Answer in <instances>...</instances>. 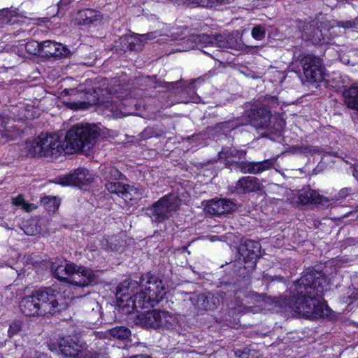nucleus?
I'll return each instance as SVG.
<instances>
[{"mask_svg": "<svg viewBox=\"0 0 358 358\" xmlns=\"http://www.w3.org/2000/svg\"><path fill=\"white\" fill-rule=\"evenodd\" d=\"M327 286L322 273H306L290 287L292 295L284 299V308L304 317L327 316L329 310L322 297Z\"/></svg>", "mask_w": 358, "mask_h": 358, "instance_id": "obj_1", "label": "nucleus"}, {"mask_svg": "<svg viewBox=\"0 0 358 358\" xmlns=\"http://www.w3.org/2000/svg\"><path fill=\"white\" fill-rule=\"evenodd\" d=\"M166 293V287L161 280L146 275L141 278L140 283L132 280L123 281L117 286L116 295L121 301H125L128 307L138 311L153 307Z\"/></svg>", "mask_w": 358, "mask_h": 358, "instance_id": "obj_2", "label": "nucleus"}, {"mask_svg": "<svg viewBox=\"0 0 358 358\" xmlns=\"http://www.w3.org/2000/svg\"><path fill=\"white\" fill-rule=\"evenodd\" d=\"M64 305L60 292L46 287L23 297L20 303L22 313L27 316H43L53 314Z\"/></svg>", "mask_w": 358, "mask_h": 358, "instance_id": "obj_3", "label": "nucleus"}, {"mask_svg": "<svg viewBox=\"0 0 358 358\" xmlns=\"http://www.w3.org/2000/svg\"><path fill=\"white\" fill-rule=\"evenodd\" d=\"M51 271L53 275L59 280L80 287H87L96 280V275L92 270L78 266L66 259L52 263Z\"/></svg>", "mask_w": 358, "mask_h": 358, "instance_id": "obj_4", "label": "nucleus"}, {"mask_svg": "<svg viewBox=\"0 0 358 358\" xmlns=\"http://www.w3.org/2000/svg\"><path fill=\"white\" fill-rule=\"evenodd\" d=\"M99 131L94 125L78 124L65 136L66 153L80 152L89 155L94 147Z\"/></svg>", "mask_w": 358, "mask_h": 358, "instance_id": "obj_5", "label": "nucleus"}, {"mask_svg": "<svg viewBox=\"0 0 358 358\" xmlns=\"http://www.w3.org/2000/svg\"><path fill=\"white\" fill-rule=\"evenodd\" d=\"M29 155L50 157L66 153V145L62 143L58 136L41 134L29 146Z\"/></svg>", "mask_w": 358, "mask_h": 358, "instance_id": "obj_6", "label": "nucleus"}, {"mask_svg": "<svg viewBox=\"0 0 358 358\" xmlns=\"http://www.w3.org/2000/svg\"><path fill=\"white\" fill-rule=\"evenodd\" d=\"M183 43H187V46L182 49H178V51H186L189 49H194L199 44H204L205 46L210 45L220 48H231L238 50L240 48V44L231 35H215L210 36L208 35H193L186 38Z\"/></svg>", "mask_w": 358, "mask_h": 358, "instance_id": "obj_7", "label": "nucleus"}, {"mask_svg": "<svg viewBox=\"0 0 358 358\" xmlns=\"http://www.w3.org/2000/svg\"><path fill=\"white\" fill-rule=\"evenodd\" d=\"M180 205L175 194L166 195L147 209V214L154 222H162L172 216Z\"/></svg>", "mask_w": 358, "mask_h": 358, "instance_id": "obj_8", "label": "nucleus"}, {"mask_svg": "<svg viewBox=\"0 0 358 358\" xmlns=\"http://www.w3.org/2000/svg\"><path fill=\"white\" fill-rule=\"evenodd\" d=\"M139 320L143 326L155 329L173 328L177 322L176 317L171 313L155 309L143 314Z\"/></svg>", "mask_w": 358, "mask_h": 358, "instance_id": "obj_9", "label": "nucleus"}, {"mask_svg": "<svg viewBox=\"0 0 358 358\" xmlns=\"http://www.w3.org/2000/svg\"><path fill=\"white\" fill-rule=\"evenodd\" d=\"M300 64L307 81L316 83L322 79L324 66L322 60L320 57L306 55L301 57Z\"/></svg>", "mask_w": 358, "mask_h": 358, "instance_id": "obj_10", "label": "nucleus"}, {"mask_svg": "<svg viewBox=\"0 0 358 358\" xmlns=\"http://www.w3.org/2000/svg\"><path fill=\"white\" fill-rule=\"evenodd\" d=\"M106 188L110 193L116 194L126 202L136 203L143 196V192L137 187L120 182H110L106 184Z\"/></svg>", "mask_w": 358, "mask_h": 358, "instance_id": "obj_11", "label": "nucleus"}, {"mask_svg": "<svg viewBox=\"0 0 358 358\" xmlns=\"http://www.w3.org/2000/svg\"><path fill=\"white\" fill-rule=\"evenodd\" d=\"M248 117L251 124L258 129H269L271 115L268 108L262 103H255L248 112Z\"/></svg>", "mask_w": 358, "mask_h": 358, "instance_id": "obj_12", "label": "nucleus"}, {"mask_svg": "<svg viewBox=\"0 0 358 358\" xmlns=\"http://www.w3.org/2000/svg\"><path fill=\"white\" fill-rule=\"evenodd\" d=\"M277 158H271L261 162L241 161L236 162L237 168L242 173L258 175L270 170L274 166Z\"/></svg>", "mask_w": 358, "mask_h": 358, "instance_id": "obj_13", "label": "nucleus"}, {"mask_svg": "<svg viewBox=\"0 0 358 358\" xmlns=\"http://www.w3.org/2000/svg\"><path fill=\"white\" fill-rule=\"evenodd\" d=\"M83 343L77 336H69L61 340L58 348L64 357L76 358Z\"/></svg>", "mask_w": 358, "mask_h": 358, "instance_id": "obj_14", "label": "nucleus"}, {"mask_svg": "<svg viewBox=\"0 0 358 358\" xmlns=\"http://www.w3.org/2000/svg\"><path fill=\"white\" fill-rule=\"evenodd\" d=\"M91 175L85 169H78L73 173L58 178V183L63 186H78L90 182Z\"/></svg>", "mask_w": 358, "mask_h": 358, "instance_id": "obj_15", "label": "nucleus"}, {"mask_svg": "<svg viewBox=\"0 0 358 358\" xmlns=\"http://www.w3.org/2000/svg\"><path fill=\"white\" fill-rule=\"evenodd\" d=\"M235 208L234 203L228 199H213L209 201L205 206L206 213L220 216L222 215L229 213Z\"/></svg>", "mask_w": 358, "mask_h": 358, "instance_id": "obj_16", "label": "nucleus"}, {"mask_svg": "<svg viewBox=\"0 0 358 358\" xmlns=\"http://www.w3.org/2000/svg\"><path fill=\"white\" fill-rule=\"evenodd\" d=\"M42 57L59 58L68 57L70 51L60 43L53 41L42 42Z\"/></svg>", "mask_w": 358, "mask_h": 358, "instance_id": "obj_17", "label": "nucleus"}, {"mask_svg": "<svg viewBox=\"0 0 358 358\" xmlns=\"http://www.w3.org/2000/svg\"><path fill=\"white\" fill-rule=\"evenodd\" d=\"M236 189L243 194L254 192L260 189V182L257 178L244 176L237 181Z\"/></svg>", "mask_w": 358, "mask_h": 358, "instance_id": "obj_18", "label": "nucleus"}, {"mask_svg": "<svg viewBox=\"0 0 358 358\" xmlns=\"http://www.w3.org/2000/svg\"><path fill=\"white\" fill-rule=\"evenodd\" d=\"M117 99V96H111L106 101L98 100V103H102L107 115L117 118L122 115V103Z\"/></svg>", "mask_w": 358, "mask_h": 358, "instance_id": "obj_19", "label": "nucleus"}, {"mask_svg": "<svg viewBox=\"0 0 358 358\" xmlns=\"http://www.w3.org/2000/svg\"><path fill=\"white\" fill-rule=\"evenodd\" d=\"M298 202L301 204H322L326 199L320 195L316 191L310 189H303L298 195Z\"/></svg>", "mask_w": 358, "mask_h": 358, "instance_id": "obj_20", "label": "nucleus"}, {"mask_svg": "<svg viewBox=\"0 0 358 358\" xmlns=\"http://www.w3.org/2000/svg\"><path fill=\"white\" fill-rule=\"evenodd\" d=\"M101 20V13L95 10L86 8L78 12L76 20L78 24L87 25Z\"/></svg>", "mask_w": 358, "mask_h": 358, "instance_id": "obj_21", "label": "nucleus"}, {"mask_svg": "<svg viewBox=\"0 0 358 358\" xmlns=\"http://www.w3.org/2000/svg\"><path fill=\"white\" fill-rule=\"evenodd\" d=\"M122 48L129 50H139L143 45L140 34H133L121 38Z\"/></svg>", "mask_w": 358, "mask_h": 358, "instance_id": "obj_22", "label": "nucleus"}, {"mask_svg": "<svg viewBox=\"0 0 358 358\" xmlns=\"http://www.w3.org/2000/svg\"><path fill=\"white\" fill-rule=\"evenodd\" d=\"M100 171L102 177L106 180V183L110 182H119L122 173L119 170L112 166L102 165L100 166Z\"/></svg>", "mask_w": 358, "mask_h": 358, "instance_id": "obj_23", "label": "nucleus"}, {"mask_svg": "<svg viewBox=\"0 0 358 358\" xmlns=\"http://www.w3.org/2000/svg\"><path fill=\"white\" fill-rule=\"evenodd\" d=\"M344 98L348 107L358 110V85H354L346 90Z\"/></svg>", "mask_w": 358, "mask_h": 358, "instance_id": "obj_24", "label": "nucleus"}, {"mask_svg": "<svg viewBox=\"0 0 358 358\" xmlns=\"http://www.w3.org/2000/svg\"><path fill=\"white\" fill-rule=\"evenodd\" d=\"M243 247L248 252V255L252 259L258 257L261 255V245L258 241L253 240L245 241Z\"/></svg>", "mask_w": 358, "mask_h": 358, "instance_id": "obj_25", "label": "nucleus"}, {"mask_svg": "<svg viewBox=\"0 0 358 358\" xmlns=\"http://www.w3.org/2000/svg\"><path fill=\"white\" fill-rule=\"evenodd\" d=\"M41 203L48 211L55 212L60 205V200L55 196H45L42 199Z\"/></svg>", "mask_w": 358, "mask_h": 358, "instance_id": "obj_26", "label": "nucleus"}, {"mask_svg": "<svg viewBox=\"0 0 358 358\" xmlns=\"http://www.w3.org/2000/svg\"><path fill=\"white\" fill-rule=\"evenodd\" d=\"M109 334L117 339H126L130 335V331L125 327H117L109 330Z\"/></svg>", "mask_w": 358, "mask_h": 358, "instance_id": "obj_27", "label": "nucleus"}, {"mask_svg": "<svg viewBox=\"0 0 358 358\" xmlns=\"http://www.w3.org/2000/svg\"><path fill=\"white\" fill-rule=\"evenodd\" d=\"M42 42L38 43L36 41H31L26 43L25 48L27 51L32 55H40L42 56Z\"/></svg>", "mask_w": 358, "mask_h": 358, "instance_id": "obj_28", "label": "nucleus"}, {"mask_svg": "<svg viewBox=\"0 0 358 358\" xmlns=\"http://www.w3.org/2000/svg\"><path fill=\"white\" fill-rule=\"evenodd\" d=\"M220 155L221 157L224 156L227 159L233 157H237L239 159H242L245 157L246 152L230 148L229 150H222V152H220Z\"/></svg>", "mask_w": 358, "mask_h": 358, "instance_id": "obj_29", "label": "nucleus"}, {"mask_svg": "<svg viewBox=\"0 0 358 358\" xmlns=\"http://www.w3.org/2000/svg\"><path fill=\"white\" fill-rule=\"evenodd\" d=\"M13 204L15 206L20 207L24 210L27 212L31 211V206L29 204H28L24 199L22 195H19L17 197H14L12 199Z\"/></svg>", "mask_w": 358, "mask_h": 358, "instance_id": "obj_30", "label": "nucleus"}, {"mask_svg": "<svg viewBox=\"0 0 358 358\" xmlns=\"http://www.w3.org/2000/svg\"><path fill=\"white\" fill-rule=\"evenodd\" d=\"M186 3L187 6H191V7H196V6L208 7V6H211L213 3H215V1H213V0H186Z\"/></svg>", "mask_w": 358, "mask_h": 358, "instance_id": "obj_31", "label": "nucleus"}, {"mask_svg": "<svg viewBox=\"0 0 358 358\" xmlns=\"http://www.w3.org/2000/svg\"><path fill=\"white\" fill-rule=\"evenodd\" d=\"M22 329V322L20 320L13 321L8 330L9 337H13L14 335L17 334Z\"/></svg>", "mask_w": 358, "mask_h": 358, "instance_id": "obj_32", "label": "nucleus"}, {"mask_svg": "<svg viewBox=\"0 0 358 358\" xmlns=\"http://www.w3.org/2000/svg\"><path fill=\"white\" fill-rule=\"evenodd\" d=\"M265 29L261 25H257L253 27L251 31L252 36L257 41H261L265 37Z\"/></svg>", "mask_w": 358, "mask_h": 358, "instance_id": "obj_33", "label": "nucleus"}, {"mask_svg": "<svg viewBox=\"0 0 358 358\" xmlns=\"http://www.w3.org/2000/svg\"><path fill=\"white\" fill-rule=\"evenodd\" d=\"M99 355L96 352H92L87 350L85 347V343H83V348H80L79 353L76 358H99Z\"/></svg>", "mask_w": 358, "mask_h": 358, "instance_id": "obj_34", "label": "nucleus"}, {"mask_svg": "<svg viewBox=\"0 0 358 358\" xmlns=\"http://www.w3.org/2000/svg\"><path fill=\"white\" fill-rule=\"evenodd\" d=\"M313 30L311 33L306 32V34L307 35L305 38L306 40L308 41H312L313 43H319L321 41L320 36H321V31L319 30V29H315V27L313 28Z\"/></svg>", "mask_w": 358, "mask_h": 358, "instance_id": "obj_35", "label": "nucleus"}, {"mask_svg": "<svg viewBox=\"0 0 358 358\" xmlns=\"http://www.w3.org/2000/svg\"><path fill=\"white\" fill-rule=\"evenodd\" d=\"M83 303L85 305H88L89 308L92 310V313L97 315H99V303L95 300L89 301L87 299H86L84 300Z\"/></svg>", "mask_w": 358, "mask_h": 358, "instance_id": "obj_36", "label": "nucleus"}, {"mask_svg": "<svg viewBox=\"0 0 358 358\" xmlns=\"http://www.w3.org/2000/svg\"><path fill=\"white\" fill-rule=\"evenodd\" d=\"M275 123L273 124V127L275 131H281L283 127L285 126V122L283 118L279 115L275 117Z\"/></svg>", "mask_w": 358, "mask_h": 358, "instance_id": "obj_37", "label": "nucleus"}, {"mask_svg": "<svg viewBox=\"0 0 358 358\" xmlns=\"http://www.w3.org/2000/svg\"><path fill=\"white\" fill-rule=\"evenodd\" d=\"M141 38L143 39V43H145V41L151 39H154L157 36V32H150L145 34H140Z\"/></svg>", "mask_w": 358, "mask_h": 358, "instance_id": "obj_38", "label": "nucleus"}, {"mask_svg": "<svg viewBox=\"0 0 358 358\" xmlns=\"http://www.w3.org/2000/svg\"><path fill=\"white\" fill-rule=\"evenodd\" d=\"M352 192L351 188H343L341 189L338 194V197L339 199H344L345 198L348 194H350Z\"/></svg>", "mask_w": 358, "mask_h": 358, "instance_id": "obj_39", "label": "nucleus"}, {"mask_svg": "<svg viewBox=\"0 0 358 358\" xmlns=\"http://www.w3.org/2000/svg\"><path fill=\"white\" fill-rule=\"evenodd\" d=\"M0 141L2 143L7 142L12 139L10 138V136L8 134L7 131H0Z\"/></svg>", "mask_w": 358, "mask_h": 358, "instance_id": "obj_40", "label": "nucleus"}, {"mask_svg": "<svg viewBox=\"0 0 358 358\" xmlns=\"http://www.w3.org/2000/svg\"><path fill=\"white\" fill-rule=\"evenodd\" d=\"M344 28H355L357 27L356 23L355 22L348 21L344 23L343 25Z\"/></svg>", "mask_w": 358, "mask_h": 358, "instance_id": "obj_41", "label": "nucleus"}, {"mask_svg": "<svg viewBox=\"0 0 358 358\" xmlns=\"http://www.w3.org/2000/svg\"><path fill=\"white\" fill-rule=\"evenodd\" d=\"M236 357L239 358H248V353L245 352H241L240 350H237L235 352Z\"/></svg>", "mask_w": 358, "mask_h": 358, "instance_id": "obj_42", "label": "nucleus"}, {"mask_svg": "<svg viewBox=\"0 0 358 358\" xmlns=\"http://www.w3.org/2000/svg\"><path fill=\"white\" fill-rule=\"evenodd\" d=\"M39 231V230L36 228L34 230V229H31L29 230V229H27L24 232L28 234V235H34L36 233H38Z\"/></svg>", "mask_w": 358, "mask_h": 358, "instance_id": "obj_43", "label": "nucleus"}, {"mask_svg": "<svg viewBox=\"0 0 358 358\" xmlns=\"http://www.w3.org/2000/svg\"><path fill=\"white\" fill-rule=\"evenodd\" d=\"M6 120H8V118L0 114V126L1 127H4V125L6 123Z\"/></svg>", "mask_w": 358, "mask_h": 358, "instance_id": "obj_44", "label": "nucleus"}, {"mask_svg": "<svg viewBox=\"0 0 358 358\" xmlns=\"http://www.w3.org/2000/svg\"><path fill=\"white\" fill-rule=\"evenodd\" d=\"M108 240H106V239H103V240L101 241L102 247H103V248H105L106 250L111 249V247H110V246H109V245H108Z\"/></svg>", "mask_w": 358, "mask_h": 358, "instance_id": "obj_45", "label": "nucleus"}, {"mask_svg": "<svg viewBox=\"0 0 358 358\" xmlns=\"http://www.w3.org/2000/svg\"><path fill=\"white\" fill-rule=\"evenodd\" d=\"M48 348L51 351H56L57 350V346L54 343H52L51 342L48 343Z\"/></svg>", "mask_w": 358, "mask_h": 358, "instance_id": "obj_46", "label": "nucleus"}, {"mask_svg": "<svg viewBox=\"0 0 358 358\" xmlns=\"http://www.w3.org/2000/svg\"><path fill=\"white\" fill-rule=\"evenodd\" d=\"M350 297L354 300L358 299V289L355 290L350 295Z\"/></svg>", "mask_w": 358, "mask_h": 358, "instance_id": "obj_47", "label": "nucleus"}, {"mask_svg": "<svg viewBox=\"0 0 358 358\" xmlns=\"http://www.w3.org/2000/svg\"><path fill=\"white\" fill-rule=\"evenodd\" d=\"M198 82H201V80L199 79L196 80H193L191 84L189 85V89H192L194 90L195 88V83H198Z\"/></svg>", "mask_w": 358, "mask_h": 358, "instance_id": "obj_48", "label": "nucleus"}, {"mask_svg": "<svg viewBox=\"0 0 358 358\" xmlns=\"http://www.w3.org/2000/svg\"><path fill=\"white\" fill-rule=\"evenodd\" d=\"M241 294H242V292L238 291V292H236L235 293V297L236 299H238V300H241L243 301V299H241Z\"/></svg>", "mask_w": 358, "mask_h": 358, "instance_id": "obj_49", "label": "nucleus"}, {"mask_svg": "<svg viewBox=\"0 0 358 358\" xmlns=\"http://www.w3.org/2000/svg\"><path fill=\"white\" fill-rule=\"evenodd\" d=\"M131 358H150L149 356H147V355H137V356H134L133 357H131Z\"/></svg>", "mask_w": 358, "mask_h": 358, "instance_id": "obj_50", "label": "nucleus"}, {"mask_svg": "<svg viewBox=\"0 0 358 358\" xmlns=\"http://www.w3.org/2000/svg\"><path fill=\"white\" fill-rule=\"evenodd\" d=\"M79 104L80 105V106L79 107V108H87V103H85V102H83V103H80Z\"/></svg>", "mask_w": 358, "mask_h": 358, "instance_id": "obj_51", "label": "nucleus"}, {"mask_svg": "<svg viewBox=\"0 0 358 358\" xmlns=\"http://www.w3.org/2000/svg\"><path fill=\"white\" fill-rule=\"evenodd\" d=\"M203 52H204V53H206V54H208V55H210V53H208V52H206V51H205V50H203Z\"/></svg>", "mask_w": 358, "mask_h": 358, "instance_id": "obj_52", "label": "nucleus"}, {"mask_svg": "<svg viewBox=\"0 0 358 358\" xmlns=\"http://www.w3.org/2000/svg\"><path fill=\"white\" fill-rule=\"evenodd\" d=\"M3 345V342L0 341V346Z\"/></svg>", "mask_w": 358, "mask_h": 358, "instance_id": "obj_53", "label": "nucleus"}, {"mask_svg": "<svg viewBox=\"0 0 358 358\" xmlns=\"http://www.w3.org/2000/svg\"><path fill=\"white\" fill-rule=\"evenodd\" d=\"M201 299H202L203 300H204V299H205L204 296H201Z\"/></svg>", "mask_w": 358, "mask_h": 358, "instance_id": "obj_54", "label": "nucleus"}, {"mask_svg": "<svg viewBox=\"0 0 358 358\" xmlns=\"http://www.w3.org/2000/svg\"><path fill=\"white\" fill-rule=\"evenodd\" d=\"M272 99L274 101V100H275L276 99H275V97H273V98H272Z\"/></svg>", "mask_w": 358, "mask_h": 358, "instance_id": "obj_55", "label": "nucleus"}]
</instances>
